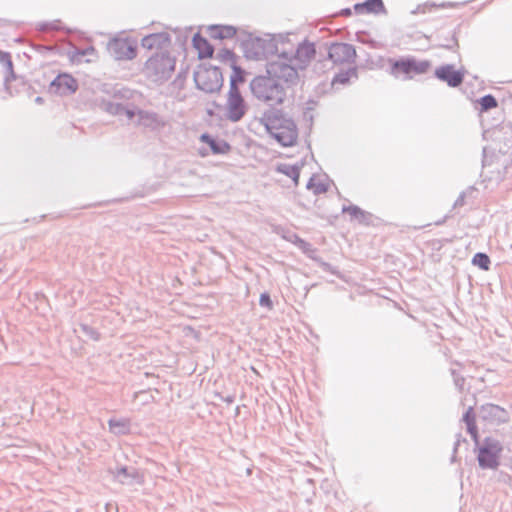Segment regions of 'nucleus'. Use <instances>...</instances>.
<instances>
[{
	"instance_id": "f257e3e1",
	"label": "nucleus",
	"mask_w": 512,
	"mask_h": 512,
	"mask_svg": "<svg viewBox=\"0 0 512 512\" xmlns=\"http://www.w3.org/2000/svg\"><path fill=\"white\" fill-rule=\"evenodd\" d=\"M103 109L120 119H126L128 124L143 126V128H160L167 125L164 116L152 110L139 109L134 105L107 101L102 104Z\"/></svg>"
},
{
	"instance_id": "f03ea898",
	"label": "nucleus",
	"mask_w": 512,
	"mask_h": 512,
	"mask_svg": "<svg viewBox=\"0 0 512 512\" xmlns=\"http://www.w3.org/2000/svg\"><path fill=\"white\" fill-rule=\"evenodd\" d=\"M482 138L488 142L482 149L483 159L482 166L484 169L496 166L490 172L497 170V180L502 179L501 172L498 168L499 156L509 153L512 148V130H483Z\"/></svg>"
},
{
	"instance_id": "7ed1b4c3",
	"label": "nucleus",
	"mask_w": 512,
	"mask_h": 512,
	"mask_svg": "<svg viewBox=\"0 0 512 512\" xmlns=\"http://www.w3.org/2000/svg\"><path fill=\"white\" fill-rule=\"evenodd\" d=\"M244 56L249 60L268 59L278 53L277 42L274 37L267 34L264 37L247 34L241 39Z\"/></svg>"
},
{
	"instance_id": "20e7f679",
	"label": "nucleus",
	"mask_w": 512,
	"mask_h": 512,
	"mask_svg": "<svg viewBox=\"0 0 512 512\" xmlns=\"http://www.w3.org/2000/svg\"><path fill=\"white\" fill-rule=\"evenodd\" d=\"M293 61L289 58V52H278L276 59L268 61L266 64V72L273 79L282 80L289 86L296 85L300 80V72Z\"/></svg>"
},
{
	"instance_id": "39448f33",
	"label": "nucleus",
	"mask_w": 512,
	"mask_h": 512,
	"mask_svg": "<svg viewBox=\"0 0 512 512\" xmlns=\"http://www.w3.org/2000/svg\"><path fill=\"white\" fill-rule=\"evenodd\" d=\"M250 90L258 100L270 103H283L286 93L284 87L271 76H257L250 82Z\"/></svg>"
},
{
	"instance_id": "423d86ee",
	"label": "nucleus",
	"mask_w": 512,
	"mask_h": 512,
	"mask_svg": "<svg viewBox=\"0 0 512 512\" xmlns=\"http://www.w3.org/2000/svg\"><path fill=\"white\" fill-rule=\"evenodd\" d=\"M176 59L167 52L156 53L145 65V73L153 82L168 80L175 70Z\"/></svg>"
},
{
	"instance_id": "0eeeda50",
	"label": "nucleus",
	"mask_w": 512,
	"mask_h": 512,
	"mask_svg": "<svg viewBox=\"0 0 512 512\" xmlns=\"http://www.w3.org/2000/svg\"><path fill=\"white\" fill-rule=\"evenodd\" d=\"M475 451L481 469L495 470L499 467L503 451V446L499 440L489 436L485 437L478 445H475Z\"/></svg>"
},
{
	"instance_id": "6e6552de",
	"label": "nucleus",
	"mask_w": 512,
	"mask_h": 512,
	"mask_svg": "<svg viewBox=\"0 0 512 512\" xmlns=\"http://www.w3.org/2000/svg\"><path fill=\"white\" fill-rule=\"evenodd\" d=\"M194 81L198 89L214 93L223 86V75L217 66L201 64L194 72Z\"/></svg>"
},
{
	"instance_id": "1a4fd4ad",
	"label": "nucleus",
	"mask_w": 512,
	"mask_h": 512,
	"mask_svg": "<svg viewBox=\"0 0 512 512\" xmlns=\"http://www.w3.org/2000/svg\"><path fill=\"white\" fill-rule=\"evenodd\" d=\"M391 74L397 77L400 73L410 75L424 74L430 68V62L427 60L418 61L413 57H402L399 59H390Z\"/></svg>"
},
{
	"instance_id": "9d476101",
	"label": "nucleus",
	"mask_w": 512,
	"mask_h": 512,
	"mask_svg": "<svg viewBox=\"0 0 512 512\" xmlns=\"http://www.w3.org/2000/svg\"><path fill=\"white\" fill-rule=\"evenodd\" d=\"M478 417L486 425L499 426L510 420L509 412L496 404L486 403L479 407Z\"/></svg>"
},
{
	"instance_id": "9b49d317",
	"label": "nucleus",
	"mask_w": 512,
	"mask_h": 512,
	"mask_svg": "<svg viewBox=\"0 0 512 512\" xmlns=\"http://www.w3.org/2000/svg\"><path fill=\"white\" fill-rule=\"evenodd\" d=\"M199 139L204 144L197 149L201 157H207L210 153L213 155H225L231 150V145L226 140L207 132L201 134Z\"/></svg>"
},
{
	"instance_id": "f8f14e48",
	"label": "nucleus",
	"mask_w": 512,
	"mask_h": 512,
	"mask_svg": "<svg viewBox=\"0 0 512 512\" xmlns=\"http://www.w3.org/2000/svg\"><path fill=\"white\" fill-rule=\"evenodd\" d=\"M107 51L115 60H132L137 56V47L128 39L114 38L108 42Z\"/></svg>"
},
{
	"instance_id": "ddd939ff",
	"label": "nucleus",
	"mask_w": 512,
	"mask_h": 512,
	"mask_svg": "<svg viewBox=\"0 0 512 512\" xmlns=\"http://www.w3.org/2000/svg\"><path fill=\"white\" fill-rule=\"evenodd\" d=\"M260 123L264 128H296L283 110L275 107H270L263 113Z\"/></svg>"
},
{
	"instance_id": "4468645a",
	"label": "nucleus",
	"mask_w": 512,
	"mask_h": 512,
	"mask_svg": "<svg viewBox=\"0 0 512 512\" xmlns=\"http://www.w3.org/2000/svg\"><path fill=\"white\" fill-rule=\"evenodd\" d=\"M226 115L232 122H238L247 112V104L242 97L240 90H232L228 92L226 104Z\"/></svg>"
},
{
	"instance_id": "2eb2a0df",
	"label": "nucleus",
	"mask_w": 512,
	"mask_h": 512,
	"mask_svg": "<svg viewBox=\"0 0 512 512\" xmlns=\"http://www.w3.org/2000/svg\"><path fill=\"white\" fill-rule=\"evenodd\" d=\"M328 58L334 64L353 62L356 58L355 47L348 43H333L328 49Z\"/></svg>"
},
{
	"instance_id": "dca6fc26",
	"label": "nucleus",
	"mask_w": 512,
	"mask_h": 512,
	"mask_svg": "<svg viewBox=\"0 0 512 512\" xmlns=\"http://www.w3.org/2000/svg\"><path fill=\"white\" fill-rule=\"evenodd\" d=\"M316 54V48L313 43L304 41L300 43L294 52L289 53V58L302 71L307 68Z\"/></svg>"
},
{
	"instance_id": "f3484780",
	"label": "nucleus",
	"mask_w": 512,
	"mask_h": 512,
	"mask_svg": "<svg viewBox=\"0 0 512 512\" xmlns=\"http://www.w3.org/2000/svg\"><path fill=\"white\" fill-rule=\"evenodd\" d=\"M78 84L75 78L67 73L59 74L49 86V91L60 96H68L76 92Z\"/></svg>"
},
{
	"instance_id": "a211bd4d",
	"label": "nucleus",
	"mask_w": 512,
	"mask_h": 512,
	"mask_svg": "<svg viewBox=\"0 0 512 512\" xmlns=\"http://www.w3.org/2000/svg\"><path fill=\"white\" fill-rule=\"evenodd\" d=\"M434 75L437 79L446 82L448 86L456 88L463 83L464 72L456 70L452 64H445L436 68Z\"/></svg>"
},
{
	"instance_id": "6ab92c4d",
	"label": "nucleus",
	"mask_w": 512,
	"mask_h": 512,
	"mask_svg": "<svg viewBox=\"0 0 512 512\" xmlns=\"http://www.w3.org/2000/svg\"><path fill=\"white\" fill-rule=\"evenodd\" d=\"M170 43V35L165 32L152 33L146 35L141 40V46L147 50L164 49L168 47Z\"/></svg>"
},
{
	"instance_id": "aec40b11",
	"label": "nucleus",
	"mask_w": 512,
	"mask_h": 512,
	"mask_svg": "<svg viewBox=\"0 0 512 512\" xmlns=\"http://www.w3.org/2000/svg\"><path fill=\"white\" fill-rule=\"evenodd\" d=\"M342 213H348L351 216V220H356L361 225L370 226L374 224V215L368 211L363 210L357 205H344L342 207Z\"/></svg>"
},
{
	"instance_id": "412c9836",
	"label": "nucleus",
	"mask_w": 512,
	"mask_h": 512,
	"mask_svg": "<svg viewBox=\"0 0 512 512\" xmlns=\"http://www.w3.org/2000/svg\"><path fill=\"white\" fill-rule=\"evenodd\" d=\"M357 14H387L383 0H365L353 6Z\"/></svg>"
},
{
	"instance_id": "4be33fe9",
	"label": "nucleus",
	"mask_w": 512,
	"mask_h": 512,
	"mask_svg": "<svg viewBox=\"0 0 512 512\" xmlns=\"http://www.w3.org/2000/svg\"><path fill=\"white\" fill-rule=\"evenodd\" d=\"M115 478L124 485L141 483V476L135 467L121 466L114 473Z\"/></svg>"
},
{
	"instance_id": "5701e85b",
	"label": "nucleus",
	"mask_w": 512,
	"mask_h": 512,
	"mask_svg": "<svg viewBox=\"0 0 512 512\" xmlns=\"http://www.w3.org/2000/svg\"><path fill=\"white\" fill-rule=\"evenodd\" d=\"M283 147L297 144L298 130H266Z\"/></svg>"
},
{
	"instance_id": "b1692460",
	"label": "nucleus",
	"mask_w": 512,
	"mask_h": 512,
	"mask_svg": "<svg viewBox=\"0 0 512 512\" xmlns=\"http://www.w3.org/2000/svg\"><path fill=\"white\" fill-rule=\"evenodd\" d=\"M304 166V162L300 161L295 164L279 163L276 166V172L281 173L293 181L295 186L299 185L301 169Z\"/></svg>"
},
{
	"instance_id": "393cba45",
	"label": "nucleus",
	"mask_w": 512,
	"mask_h": 512,
	"mask_svg": "<svg viewBox=\"0 0 512 512\" xmlns=\"http://www.w3.org/2000/svg\"><path fill=\"white\" fill-rule=\"evenodd\" d=\"M236 32V27L232 25H210L208 27L209 36L218 40L233 38Z\"/></svg>"
},
{
	"instance_id": "a878e982",
	"label": "nucleus",
	"mask_w": 512,
	"mask_h": 512,
	"mask_svg": "<svg viewBox=\"0 0 512 512\" xmlns=\"http://www.w3.org/2000/svg\"><path fill=\"white\" fill-rule=\"evenodd\" d=\"M194 48L198 51L199 58H210L213 55L214 48L210 42L200 33H196L192 38Z\"/></svg>"
},
{
	"instance_id": "bb28decb",
	"label": "nucleus",
	"mask_w": 512,
	"mask_h": 512,
	"mask_svg": "<svg viewBox=\"0 0 512 512\" xmlns=\"http://www.w3.org/2000/svg\"><path fill=\"white\" fill-rule=\"evenodd\" d=\"M232 73L230 75V89L239 90V85L245 82L246 72L241 67L237 66L236 62L231 63Z\"/></svg>"
},
{
	"instance_id": "cd10ccee",
	"label": "nucleus",
	"mask_w": 512,
	"mask_h": 512,
	"mask_svg": "<svg viewBox=\"0 0 512 512\" xmlns=\"http://www.w3.org/2000/svg\"><path fill=\"white\" fill-rule=\"evenodd\" d=\"M290 241L294 243L304 254H306L311 260L316 259L317 249L312 246L309 242L302 239L297 234H293Z\"/></svg>"
},
{
	"instance_id": "c85d7f7f",
	"label": "nucleus",
	"mask_w": 512,
	"mask_h": 512,
	"mask_svg": "<svg viewBox=\"0 0 512 512\" xmlns=\"http://www.w3.org/2000/svg\"><path fill=\"white\" fill-rule=\"evenodd\" d=\"M358 78V71L356 67H350L347 70L340 71L337 73L333 80L332 84H341V85H347L350 83L351 79H357Z\"/></svg>"
},
{
	"instance_id": "c756f323",
	"label": "nucleus",
	"mask_w": 512,
	"mask_h": 512,
	"mask_svg": "<svg viewBox=\"0 0 512 512\" xmlns=\"http://www.w3.org/2000/svg\"><path fill=\"white\" fill-rule=\"evenodd\" d=\"M329 182H332V180L328 179V182H316V176L312 175L306 184V189L312 191L314 195L318 196L329 190Z\"/></svg>"
},
{
	"instance_id": "7c9ffc66",
	"label": "nucleus",
	"mask_w": 512,
	"mask_h": 512,
	"mask_svg": "<svg viewBox=\"0 0 512 512\" xmlns=\"http://www.w3.org/2000/svg\"><path fill=\"white\" fill-rule=\"evenodd\" d=\"M472 264L483 271H488L490 269L491 261L486 253L477 252L472 258Z\"/></svg>"
},
{
	"instance_id": "2f4dec72",
	"label": "nucleus",
	"mask_w": 512,
	"mask_h": 512,
	"mask_svg": "<svg viewBox=\"0 0 512 512\" xmlns=\"http://www.w3.org/2000/svg\"><path fill=\"white\" fill-rule=\"evenodd\" d=\"M480 112H487L498 106L497 99L492 94H486L478 100Z\"/></svg>"
},
{
	"instance_id": "473e14b6",
	"label": "nucleus",
	"mask_w": 512,
	"mask_h": 512,
	"mask_svg": "<svg viewBox=\"0 0 512 512\" xmlns=\"http://www.w3.org/2000/svg\"><path fill=\"white\" fill-rule=\"evenodd\" d=\"M108 424L110 430L115 434L124 435L129 432V424L126 420L110 419Z\"/></svg>"
},
{
	"instance_id": "72a5a7b5",
	"label": "nucleus",
	"mask_w": 512,
	"mask_h": 512,
	"mask_svg": "<svg viewBox=\"0 0 512 512\" xmlns=\"http://www.w3.org/2000/svg\"><path fill=\"white\" fill-rule=\"evenodd\" d=\"M0 63L4 66L8 76H6V81L10 78L15 79V74L13 71V62L11 59V55L8 52L0 51Z\"/></svg>"
},
{
	"instance_id": "f704fd0d",
	"label": "nucleus",
	"mask_w": 512,
	"mask_h": 512,
	"mask_svg": "<svg viewBox=\"0 0 512 512\" xmlns=\"http://www.w3.org/2000/svg\"><path fill=\"white\" fill-rule=\"evenodd\" d=\"M454 6H455V3H452V2H443L439 5H437L435 3H425L422 5H418L416 7V9L411 11V13L412 14L426 13V12H430L433 8H436V7L445 8V7H454Z\"/></svg>"
},
{
	"instance_id": "c9c22d12",
	"label": "nucleus",
	"mask_w": 512,
	"mask_h": 512,
	"mask_svg": "<svg viewBox=\"0 0 512 512\" xmlns=\"http://www.w3.org/2000/svg\"><path fill=\"white\" fill-rule=\"evenodd\" d=\"M476 192H477V190L473 186L468 187L466 190L462 191L459 194V196L457 197V199L454 202L453 207L454 208L462 207L466 203L465 199L467 197H473V194H475Z\"/></svg>"
},
{
	"instance_id": "e433bc0d",
	"label": "nucleus",
	"mask_w": 512,
	"mask_h": 512,
	"mask_svg": "<svg viewBox=\"0 0 512 512\" xmlns=\"http://www.w3.org/2000/svg\"><path fill=\"white\" fill-rule=\"evenodd\" d=\"M81 332L89 339L98 341L100 339V333L88 324H80Z\"/></svg>"
},
{
	"instance_id": "4c0bfd02",
	"label": "nucleus",
	"mask_w": 512,
	"mask_h": 512,
	"mask_svg": "<svg viewBox=\"0 0 512 512\" xmlns=\"http://www.w3.org/2000/svg\"><path fill=\"white\" fill-rule=\"evenodd\" d=\"M313 261L318 263V265L322 268L323 271L329 272V273L334 274V275H338V271H337V269L334 266H332L328 262H325L323 259H321L317 255H316V259H313Z\"/></svg>"
},
{
	"instance_id": "58836bf2",
	"label": "nucleus",
	"mask_w": 512,
	"mask_h": 512,
	"mask_svg": "<svg viewBox=\"0 0 512 512\" xmlns=\"http://www.w3.org/2000/svg\"><path fill=\"white\" fill-rule=\"evenodd\" d=\"M451 376L453 378L455 387L459 391H462L464 388V384H465V378L455 369L451 370Z\"/></svg>"
},
{
	"instance_id": "ea45409f",
	"label": "nucleus",
	"mask_w": 512,
	"mask_h": 512,
	"mask_svg": "<svg viewBox=\"0 0 512 512\" xmlns=\"http://www.w3.org/2000/svg\"><path fill=\"white\" fill-rule=\"evenodd\" d=\"M217 58L220 59L221 61L223 62H230V64L232 62H236L235 61V55L234 53L229 50V49H222L218 55H217Z\"/></svg>"
},
{
	"instance_id": "a19ab883",
	"label": "nucleus",
	"mask_w": 512,
	"mask_h": 512,
	"mask_svg": "<svg viewBox=\"0 0 512 512\" xmlns=\"http://www.w3.org/2000/svg\"><path fill=\"white\" fill-rule=\"evenodd\" d=\"M259 304H260V306L265 307L267 309L273 308V301L268 292H263L260 294Z\"/></svg>"
},
{
	"instance_id": "79ce46f5",
	"label": "nucleus",
	"mask_w": 512,
	"mask_h": 512,
	"mask_svg": "<svg viewBox=\"0 0 512 512\" xmlns=\"http://www.w3.org/2000/svg\"><path fill=\"white\" fill-rule=\"evenodd\" d=\"M467 432L471 435V438L475 442V445H478L479 441V434H478V428L476 423H468L466 424Z\"/></svg>"
},
{
	"instance_id": "37998d69",
	"label": "nucleus",
	"mask_w": 512,
	"mask_h": 512,
	"mask_svg": "<svg viewBox=\"0 0 512 512\" xmlns=\"http://www.w3.org/2000/svg\"><path fill=\"white\" fill-rule=\"evenodd\" d=\"M314 114H315V112L312 107H307L304 109L302 118H303V121L305 122V124L312 126Z\"/></svg>"
},
{
	"instance_id": "c03bdc74",
	"label": "nucleus",
	"mask_w": 512,
	"mask_h": 512,
	"mask_svg": "<svg viewBox=\"0 0 512 512\" xmlns=\"http://www.w3.org/2000/svg\"><path fill=\"white\" fill-rule=\"evenodd\" d=\"M462 420L465 424L476 423V414L472 407H469L463 414Z\"/></svg>"
},
{
	"instance_id": "a18cd8bd",
	"label": "nucleus",
	"mask_w": 512,
	"mask_h": 512,
	"mask_svg": "<svg viewBox=\"0 0 512 512\" xmlns=\"http://www.w3.org/2000/svg\"><path fill=\"white\" fill-rule=\"evenodd\" d=\"M440 46L449 50H453L454 47L458 46V41L455 37V34H452L450 39L445 38L444 41L440 43Z\"/></svg>"
},
{
	"instance_id": "49530a36",
	"label": "nucleus",
	"mask_w": 512,
	"mask_h": 512,
	"mask_svg": "<svg viewBox=\"0 0 512 512\" xmlns=\"http://www.w3.org/2000/svg\"><path fill=\"white\" fill-rule=\"evenodd\" d=\"M59 24L60 22L59 21H55L53 23H42L40 24V31L42 32H46V31H49V30H52V29H58L59 28Z\"/></svg>"
},
{
	"instance_id": "de8ad7c7",
	"label": "nucleus",
	"mask_w": 512,
	"mask_h": 512,
	"mask_svg": "<svg viewBox=\"0 0 512 512\" xmlns=\"http://www.w3.org/2000/svg\"><path fill=\"white\" fill-rule=\"evenodd\" d=\"M340 16L350 17L352 15V10L350 8H344L339 11Z\"/></svg>"
},
{
	"instance_id": "09e8293b",
	"label": "nucleus",
	"mask_w": 512,
	"mask_h": 512,
	"mask_svg": "<svg viewBox=\"0 0 512 512\" xmlns=\"http://www.w3.org/2000/svg\"><path fill=\"white\" fill-rule=\"evenodd\" d=\"M462 442H466V439L463 438L461 434H458L454 444H456V446H460Z\"/></svg>"
},
{
	"instance_id": "8fccbe9b",
	"label": "nucleus",
	"mask_w": 512,
	"mask_h": 512,
	"mask_svg": "<svg viewBox=\"0 0 512 512\" xmlns=\"http://www.w3.org/2000/svg\"><path fill=\"white\" fill-rule=\"evenodd\" d=\"M458 461L456 454L452 453V456L450 458V463H456Z\"/></svg>"
},
{
	"instance_id": "3c124183",
	"label": "nucleus",
	"mask_w": 512,
	"mask_h": 512,
	"mask_svg": "<svg viewBox=\"0 0 512 512\" xmlns=\"http://www.w3.org/2000/svg\"><path fill=\"white\" fill-rule=\"evenodd\" d=\"M225 401H226L227 403H232V402L234 401V398H233V396H227V397L225 398Z\"/></svg>"
},
{
	"instance_id": "603ef678",
	"label": "nucleus",
	"mask_w": 512,
	"mask_h": 512,
	"mask_svg": "<svg viewBox=\"0 0 512 512\" xmlns=\"http://www.w3.org/2000/svg\"><path fill=\"white\" fill-rule=\"evenodd\" d=\"M35 102L38 104H41L43 102V98L38 96V97H36Z\"/></svg>"
},
{
	"instance_id": "864d4df0",
	"label": "nucleus",
	"mask_w": 512,
	"mask_h": 512,
	"mask_svg": "<svg viewBox=\"0 0 512 512\" xmlns=\"http://www.w3.org/2000/svg\"><path fill=\"white\" fill-rule=\"evenodd\" d=\"M459 446H456V444L453 445V452L454 454L457 453Z\"/></svg>"
},
{
	"instance_id": "5fc2aeb1",
	"label": "nucleus",
	"mask_w": 512,
	"mask_h": 512,
	"mask_svg": "<svg viewBox=\"0 0 512 512\" xmlns=\"http://www.w3.org/2000/svg\"><path fill=\"white\" fill-rule=\"evenodd\" d=\"M442 223H443V221H439V222H436V225H440Z\"/></svg>"
},
{
	"instance_id": "6e6d98bb",
	"label": "nucleus",
	"mask_w": 512,
	"mask_h": 512,
	"mask_svg": "<svg viewBox=\"0 0 512 512\" xmlns=\"http://www.w3.org/2000/svg\"><path fill=\"white\" fill-rule=\"evenodd\" d=\"M82 55H86L87 54V51H83L81 52Z\"/></svg>"
}]
</instances>
